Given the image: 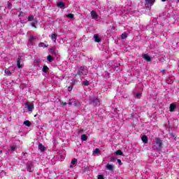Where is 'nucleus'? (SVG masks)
Segmentation results:
<instances>
[{
	"label": "nucleus",
	"instance_id": "7",
	"mask_svg": "<svg viewBox=\"0 0 179 179\" xmlns=\"http://www.w3.org/2000/svg\"><path fill=\"white\" fill-rule=\"evenodd\" d=\"M142 57L143 58V59L147 61V62H152V57L149 56L148 54H143Z\"/></svg>",
	"mask_w": 179,
	"mask_h": 179
},
{
	"label": "nucleus",
	"instance_id": "28",
	"mask_svg": "<svg viewBox=\"0 0 179 179\" xmlns=\"http://www.w3.org/2000/svg\"><path fill=\"white\" fill-rule=\"evenodd\" d=\"M33 20H34V16L33 15H29L28 17V22H33Z\"/></svg>",
	"mask_w": 179,
	"mask_h": 179
},
{
	"label": "nucleus",
	"instance_id": "12",
	"mask_svg": "<svg viewBox=\"0 0 179 179\" xmlns=\"http://www.w3.org/2000/svg\"><path fill=\"white\" fill-rule=\"evenodd\" d=\"M38 149L41 150V152H45V146L43 145L41 143H38Z\"/></svg>",
	"mask_w": 179,
	"mask_h": 179
},
{
	"label": "nucleus",
	"instance_id": "30",
	"mask_svg": "<svg viewBox=\"0 0 179 179\" xmlns=\"http://www.w3.org/2000/svg\"><path fill=\"white\" fill-rule=\"evenodd\" d=\"M83 85L84 86H89V85H90V83H89V80H85L83 82Z\"/></svg>",
	"mask_w": 179,
	"mask_h": 179
},
{
	"label": "nucleus",
	"instance_id": "14",
	"mask_svg": "<svg viewBox=\"0 0 179 179\" xmlns=\"http://www.w3.org/2000/svg\"><path fill=\"white\" fill-rule=\"evenodd\" d=\"M91 16L92 19H97V16H98L97 13L94 10L91 11Z\"/></svg>",
	"mask_w": 179,
	"mask_h": 179
},
{
	"label": "nucleus",
	"instance_id": "22",
	"mask_svg": "<svg viewBox=\"0 0 179 179\" xmlns=\"http://www.w3.org/2000/svg\"><path fill=\"white\" fill-rule=\"evenodd\" d=\"M57 34H52L50 36L51 40H55V41H57Z\"/></svg>",
	"mask_w": 179,
	"mask_h": 179
},
{
	"label": "nucleus",
	"instance_id": "39",
	"mask_svg": "<svg viewBox=\"0 0 179 179\" xmlns=\"http://www.w3.org/2000/svg\"><path fill=\"white\" fill-rule=\"evenodd\" d=\"M72 89H73V85L69 87V92H72Z\"/></svg>",
	"mask_w": 179,
	"mask_h": 179
},
{
	"label": "nucleus",
	"instance_id": "10",
	"mask_svg": "<svg viewBox=\"0 0 179 179\" xmlns=\"http://www.w3.org/2000/svg\"><path fill=\"white\" fill-rule=\"evenodd\" d=\"M141 141H142L143 143H145V144L148 143V136L143 135L141 137Z\"/></svg>",
	"mask_w": 179,
	"mask_h": 179
},
{
	"label": "nucleus",
	"instance_id": "27",
	"mask_svg": "<svg viewBox=\"0 0 179 179\" xmlns=\"http://www.w3.org/2000/svg\"><path fill=\"white\" fill-rule=\"evenodd\" d=\"M24 125H26V127H30V125H31V122L29 120L24 121Z\"/></svg>",
	"mask_w": 179,
	"mask_h": 179
},
{
	"label": "nucleus",
	"instance_id": "49",
	"mask_svg": "<svg viewBox=\"0 0 179 179\" xmlns=\"http://www.w3.org/2000/svg\"><path fill=\"white\" fill-rule=\"evenodd\" d=\"M131 117H134V113H131Z\"/></svg>",
	"mask_w": 179,
	"mask_h": 179
},
{
	"label": "nucleus",
	"instance_id": "1",
	"mask_svg": "<svg viewBox=\"0 0 179 179\" xmlns=\"http://www.w3.org/2000/svg\"><path fill=\"white\" fill-rule=\"evenodd\" d=\"M145 6L146 9H150V7L155 5V2H156V0H145Z\"/></svg>",
	"mask_w": 179,
	"mask_h": 179
},
{
	"label": "nucleus",
	"instance_id": "20",
	"mask_svg": "<svg viewBox=\"0 0 179 179\" xmlns=\"http://www.w3.org/2000/svg\"><path fill=\"white\" fill-rule=\"evenodd\" d=\"M120 37H121L122 40H125V38H127V37H128V34H127V32H124L123 34H122Z\"/></svg>",
	"mask_w": 179,
	"mask_h": 179
},
{
	"label": "nucleus",
	"instance_id": "21",
	"mask_svg": "<svg viewBox=\"0 0 179 179\" xmlns=\"http://www.w3.org/2000/svg\"><path fill=\"white\" fill-rule=\"evenodd\" d=\"M81 141L83 142H85V141H87V136L86 134H83L81 136Z\"/></svg>",
	"mask_w": 179,
	"mask_h": 179
},
{
	"label": "nucleus",
	"instance_id": "31",
	"mask_svg": "<svg viewBox=\"0 0 179 179\" xmlns=\"http://www.w3.org/2000/svg\"><path fill=\"white\" fill-rule=\"evenodd\" d=\"M66 17H69V19H73V14L69 13L66 15Z\"/></svg>",
	"mask_w": 179,
	"mask_h": 179
},
{
	"label": "nucleus",
	"instance_id": "42",
	"mask_svg": "<svg viewBox=\"0 0 179 179\" xmlns=\"http://www.w3.org/2000/svg\"><path fill=\"white\" fill-rule=\"evenodd\" d=\"M117 163L120 164V166L122 165V162H121V159H117Z\"/></svg>",
	"mask_w": 179,
	"mask_h": 179
},
{
	"label": "nucleus",
	"instance_id": "50",
	"mask_svg": "<svg viewBox=\"0 0 179 179\" xmlns=\"http://www.w3.org/2000/svg\"><path fill=\"white\" fill-rule=\"evenodd\" d=\"M37 115H35L34 117H36Z\"/></svg>",
	"mask_w": 179,
	"mask_h": 179
},
{
	"label": "nucleus",
	"instance_id": "8",
	"mask_svg": "<svg viewBox=\"0 0 179 179\" xmlns=\"http://www.w3.org/2000/svg\"><path fill=\"white\" fill-rule=\"evenodd\" d=\"M20 61H22V56L19 55L17 59V66L18 68H22V64H20Z\"/></svg>",
	"mask_w": 179,
	"mask_h": 179
},
{
	"label": "nucleus",
	"instance_id": "6",
	"mask_svg": "<svg viewBox=\"0 0 179 179\" xmlns=\"http://www.w3.org/2000/svg\"><path fill=\"white\" fill-rule=\"evenodd\" d=\"M85 71V67L80 66L77 71V74H76L75 78L77 76H83V71Z\"/></svg>",
	"mask_w": 179,
	"mask_h": 179
},
{
	"label": "nucleus",
	"instance_id": "45",
	"mask_svg": "<svg viewBox=\"0 0 179 179\" xmlns=\"http://www.w3.org/2000/svg\"><path fill=\"white\" fill-rule=\"evenodd\" d=\"M162 75H164V73H166V70L163 69V70L162 71Z\"/></svg>",
	"mask_w": 179,
	"mask_h": 179
},
{
	"label": "nucleus",
	"instance_id": "16",
	"mask_svg": "<svg viewBox=\"0 0 179 179\" xmlns=\"http://www.w3.org/2000/svg\"><path fill=\"white\" fill-rule=\"evenodd\" d=\"M176 104H174V103H171L170 107H169V110H170L171 113H173V111H174V110H176Z\"/></svg>",
	"mask_w": 179,
	"mask_h": 179
},
{
	"label": "nucleus",
	"instance_id": "35",
	"mask_svg": "<svg viewBox=\"0 0 179 179\" xmlns=\"http://www.w3.org/2000/svg\"><path fill=\"white\" fill-rule=\"evenodd\" d=\"M36 24H37V21H35L34 22H31V26H32V27H36Z\"/></svg>",
	"mask_w": 179,
	"mask_h": 179
},
{
	"label": "nucleus",
	"instance_id": "25",
	"mask_svg": "<svg viewBox=\"0 0 179 179\" xmlns=\"http://www.w3.org/2000/svg\"><path fill=\"white\" fill-rule=\"evenodd\" d=\"M34 40H36V38H34V36H29V43L32 44V43H33V41H34Z\"/></svg>",
	"mask_w": 179,
	"mask_h": 179
},
{
	"label": "nucleus",
	"instance_id": "24",
	"mask_svg": "<svg viewBox=\"0 0 179 179\" xmlns=\"http://www.w3.org/2000/svg\"><path fill=\"white\" fill-rule=\"evenodd\" d=\"M38 47H43V48H47L48 47V45H45L44 43H40L38 44Z\"/></svg>",
	"mask_w": 179,
	"mask_h": 179
},
{
	"label": "nucleus",
	"instance_id": "32",
	"mask_svg": "<svg viewBox=\"0 0 179 179\" xmlns=\"http://www.w3.org/2000/svg\"><path fill=\"white\" fill-rule=\"evenodd\" d=\"M76 83H78V80H73L71 83L72 86H75V85H76Z\"/></svg>",
	"mask_w": 179,
	"mask_h": 179
},
{
	"label": "nucleus",
	"instance_id": "46",
	"mask_svg": "<svg viewBox=\"0 0 179 179\" xmlns=\"http://www.w3.org/2000/svg\"><path fill=\"white\" fill-rule=\"evenodd\" d=\"M22 14H23V12L20 13V14L18 15L19 17H20V16H22Z\"/></svg>",
	"mask_w": 179,
	"mask_h": 179
},
{
	"label": "nucleus",
	"instance_id": "29",
	"mask_svg": "<svg viewBox=\"0 0 179 179\" xmlns=\"http://www.w3.org/2000/svg\"><path fill=\"white\" fill-rule=\"evenodd\" d=\"M93 153H95V155H99L100 154V149L96 148L94 151Z\"/></svg>",
	"mask_w": 179,
	"mask_h": 179
},
{
	"label": "nucleus",
	"instance_id": "37",
	"mask_svg": "<svg viewBox=\"0 0 179 179\" xmlns=\"http://www.w3.org/2000/svg\"><path fill=\"white\" fill-rule=\"evenodd\" d=\"M141 96H142V94H141V93H137V94H136V99H139V98L141 97Z\"/></svg>",
	"mask_w": 179,
	"mask_h": 179
},
{
	"label": "nucleus",
	"instance_id": "9",
	"mask_svg": "<svg viewBox=\"0 0 179 179\" xmlns=\"http://www.w3.org/2000/svg\"><path fill=\"white\" fill-rule=\"evenodd\" d=\"M94 41H95L96 43H100V41H101V38H100L99 37V34H95L94 35Z\"/></svg>",
	"mask_w": 179,
	"mask_h": 179
},
{
	"label": "nucleus",
	"instance_id": "41",
	"mask_svg": "<svg viewBox=\"0 0 179 179\" xmlns=\"http://www.w3.org/2000/svg\"><path fill=\"white\" fill-rule=\"evenodd\" d=\"M97 179H104V176H103V175H99V176H98Z\"/></svg>",
	"mask_w": 179,
	"mask_h": 179
},
{
	"label": "nucleus",
	"instance_id": "5",
	"mask_svg": "<svg viewBox=\"0 0 179 179\" xmlns=\"http://www.w3.org/2000/svg\"><path fill=\"white\" fill-rule=\"evenodd\" d=\"M90 103L94 107H96V106H100V100H99V99H91Z\"/></svg>",
	"mask_w": 179,
	"mask_h": 179
},
{
	"label": "nucleus",
	"instance_id": "19",
	"mask_svg": "<svg viewBox=\"0 0 179 179\" xmlns=\"http://www.w3.org/2000/svg\"><path fill=\"white\" fill-rule=\"evenodd\" d=\"M48 61H49V62H52V61H54L55 59V58L52 56H51V55H49L47 57Z\"/></svg>",
	"mask_w": 179,
	"mask_h": 179
},
{
	"label": "nucleus",
	"instance_id": "34",
	"mask_svg": "<svg viewBox=\"0 0 179 179\" xmlns=\"http://www.w3.org/2000/svg\"><path fill=\"white\" fill-rule=\"evenodd\" d=\"M10 148L12 152H15V150H16V147L15 145H12Z\"/></svg>",
	"mask_w": 179,
	"mask_h": 179
},
{
	"label": "nucleus",
	"instance_id": "48",
	"mask_svg": "<svg viewBox=\"0 0 179 179\" xmlns=\"http://www.w3.org/2000/svg\"><path fill=\"white\" fill-rule=\"evenodd\" d=\"M12 5L10 3H8V6H10Z\"/></svg>",
	"mask_w": 179,
	"mask_h": 179
},
{
	"label": "nucleus",
	"instance_id": "47",
	"mask_svg": "<svg viewBox=\"0 0 179 179\" xmlns=\"http://www.w3.org/2000/svg\"><path fill=\"white\" fill-rule=\"evenodd\" d=\"M23 156H26L27 155V152H22Z\"/></svg>",
	"mask_w": 179,
	"mask_h": 179
},
{
	"label": "nucleus",
	"instance_id": "2",
	"mask_svg": "<svg viewBox=\"0 0 179 179\" xmlns=\"http://www.w3.org/2000/svg\"><path fill=\"white\" fill-rule=\"evenodd\" d=\"M155 143L157 145V147L154 149H157V150H162V148H163V143L162 142V140L159 138H155Z\"/></svg>",
	"mask_w": 179,
	"mask_h": 179
},
{
	"label": "nucleus",
	"instance_id": "23",
	"mask_svg": "<svg viewBox=\"0 0 179 179\" xmlns=\"http://www.w3.org/2000/svg\"><path fill=\"white\" fill-rule=\"evenodd\" d=\"M42 71L45 73H47L48 72V66H47L46 65L43 66Z\"/></svg>",
	"mask_w": 179,
	"mask_h": 179
},
{
	"label": "nucleus",
	"instance_id": "36",
	"mask_svg": "<svg viewBox=\"0 0 179 179\" xmlns=\"http://www.w3.org/2000/svg\"><path fill=\"white\" fill-rule=\"evenodd\" d=\"M38 64H40V61H38V60H37V59H36V60L34 61V65H38Z\"/></svg>",
	"mask_w": 179,
	"mask_h": 179
},
{
	"label": "nucleus",
	"instance_id": "15",
	"mask_svg": "<svg viewBox=\"0 0 179 179\" xmlns=\"http://www.w3.org/2000/svg\"><path fill=\"white\" fill-rule=\"evenodd\" d=\"M57 6H58V8H60L61 9H62V8H65V3H64L62 1H59L57 3Z\"/></svg>",
	"mask_w": 179,
	"mask_h": 179
},
{
	"label": "nucleus",
	"instance_id": "3",
	"mask_svg": "<svg viewBox=\"0 0 179 179\" xmlns=\"http://www.w3.org/2000/svg\"><path fill=\"white\" fill-rule=\"evenodd\" d=\"M25 108H27L28 111L31 112L34 110V104L31 102H26Z\"/></svg>",
	"mask_w": 179,
	"mask_h": 179
},
{
	"label": "nucleus",
	"instance_id": "11",
	"mask_svg": "<svg viewBox=\"0 0 179 179\" xmlns=\"http://www.w3.org/2000/svg\"><path fill=\"white\" fill-rule=\"evenodd\" d=\"M73 106H75L76 107H78L80 106V102L76 99H72Z\"/></svg>",
	"mask_w": 179,
	"mask_h": 179
},
{
	"label": "nucleus",
	"instance_id": "17",
	"mask_svg": "<svg viewBox=\"0 0 179 179\" xmlns=\"http://www.w3.org/2000/svg\"><path fill=\"white\" fill-rule=\"evenodd\" d=\"M115 155H116V156H123L124 155V152H122V150H117L115 152Z\"/></svg>",
	"mask_w": 179,
	"mask_h": 179
},
{
	"label": "nucleus",
	"instance_id": "38",
	"mask_svg": "<svg viewBox=\"0 0 179 179\" xmlns=\"http://www.w3.org/2000/svg\"><path fill=\"white\" fill-rule=\"evenodd\" d=\"M60 104H61V106H66L67 103H66V102H64V101H61Z\"/></svg>",
	"mask_w": 179,
	"mask_h": 179
},
{
	"label": "nucleus",
	"instance_id": "40",
	"mask_svg": "<svg viewBox=\"0 0 179 179\" xmlns=\"http://www.w3.org/2000/svg\"><path fill=\"white\" fill-rule=\"evenodd\" d=\"M73 105V102H72V99H69V106Z\"/></svg>",
	"mask_w": 179,
	"mask_h": 179
},
{
	"label": "nucleus",
	"instance_id": "18",
	"mask_svg": "<svg viewBox=\"0 0 179 179\" xmlns=\"http://www.w3.org/2000/svg\"><path fill=\"white\" fill-rule=\"evenodd\" d=\"M50 51L53 55H57V48L52 47L50 48Z\"/></svg>",
	"mask_w": 179,
	"mask_h": 179
},
{
	"label": "nucleus",
	"instance_id": "4",
	"mask_svg": "<svg viewBox=\"0 0 179 179\" xmlns=\"http://www.w3.org/2000/svg\"><path fill=\"white\" fill-rule=\"evenodd\" d=\"M27 169L29 173H33V171H34V165H33V163L31 162H28L27 164Z\"/></svg>",
	"mask_w": 179,
	"mask_h": 179
},
{
	"label": "nucleus",
	"instance_id": "44",
	"mask_svg": "<svg viewBox=\"0 0 179 179\" xmlns=\"http://www.w3.org/2000/svg\"><path fill=\"white\" fill-rule=\"evenodd\" d=\"M166 83H168L169 85L173 83V81H170V80H166Z\"/></svg>",
	"mask_w": 179,
	"mask_h": 179
},
{
	"label": "nucleus",
	"instance_id": "13",
	"mask_svg": "<svg viewBox=\"0 0 179 179\" xmlns=\"http://www.w3.org/2000/svg\"><path fill=\"white\" fill-rule=\"evenodd\" d=\"M106 168L107 170H109V171H113L114 170V166L110 164H108L106 166Z\"/></svg>",
	"mask_w": 179,
	"mask_h": 179
},
{
	"label": "nucleus",
	"instance_id": "43",
	"mask_svg": "<svg viewBox=\"0 0 179 179\" xmlns=\"http://www.w3.org/2000/svg\"><path fill=\"white\" fill-rule=\"evenodd\" d=\"M110 161L113 162H115V157H110Z\"/></svg>",
	"mask_w": 179,
	"mask_h": 179
},
{
	"label": "nucleus",
	"instance_id": "26",
	"mask_svg": "<svg viewBox=\"0 0 179 179\" xmlns=\"http://www.w3.org/2000/svg\"><path fill=\"white\" fill-rule=\"evenodd\" d=\"M4 73H6V75H7L8 76H10V75H12V73L10 72V71H9V69H5Z\"/></svg>",
	"mask_w": 179,
	"mask_h": 179
},
{
	"label": "nucleus",
	"instance_id": "33",
	"mask_svg": "<svg viewBox=\"0 0 179 179\" xmlns=\"http://www.w3.org/2000/svg\"><path fill=\"white\" fill-rule=\"evenodd\" d=\"M76 162H78V159L74 158L71 161V164H73V165L76 164Z\"/></svg>",
	"mask_w": 179,
	"mask_h": 179
}]
</instances>
